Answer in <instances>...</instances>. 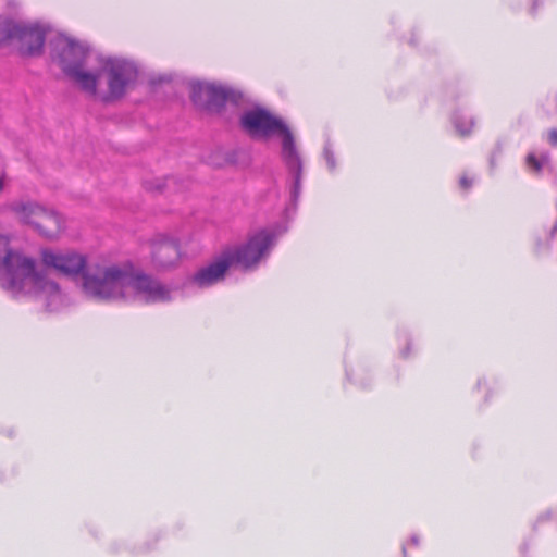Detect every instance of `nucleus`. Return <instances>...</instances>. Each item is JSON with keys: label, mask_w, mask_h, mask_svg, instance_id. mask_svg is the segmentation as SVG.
Segmentation results:
<instances>
[{"label": "nucleus", "mask_w": 557, "mask_h": 557, "mask_svg": "<svg viewBox=\"0 0 557 557\" xmlns=\"http://www.w3.org/2000/svg\"><path fill=\"white\" fill-rule=\"evenodd\" d=\"M41 260L47 268H52L65 276L72 278L81 276L84 294L97 300L123 298L128 288L139 290L138 273L116 265L97 267L92 270L87 267L86 256L74 250L44 249Z\"/></svg>", "instance_id": "obj_1"}, {"label": "nucleus", "mask_w": 557, "mask_h": 557, "mask_svg": "<svg viewBox=\"0 0 557 557\" xmlns=\"http://www.w3.org/2000/svg\"><path fill=\"white\" fill-rule=\"evenodd\" d=\"M9 244V237L0 234V273L4 277L3 287L14 295L48 294L58 297L59 285L37 272L35 261L13 251Z\"/></svg>", "instance_id": "obj_2"}, {"label": "nucleus", "mask_w": 557, "mask_h": 557, "mask_svg": "<svg viewBox=\"0 0 557 557\" xmlns=\"http://www.w3.org/2000/svg\"><path fill=\"white\" fill-rule=\"evenodd\" d=\"M240 124L251 136L269 137L275 134L281 135L283 140V158L287 166L299 174L301 161L295 146L294 136L281 117L265 109L256 108L242 115Z\"/></svg>", "instance_id": "obj_3"}, {"label": "nucleus", "mask_w": 557, "mask_h": 557, "mask_svg": "<svg viewBox=\"0 0 557 557\" xmlns=\"http://www.w3.org/2000/svg\"><path fill=\"white\" fill-rule=\"evenodd\" d=\"M1 39L14 40L22 57L36 58L44 53L47 29L38 24L8 22L0 26Z\"/></svg>", "instance_id": "obj_4"}, {"label": "nucleus", "mask_w": 557, "mask_h": 557, "mask_svg": "<svg viewBox=\"0 0 557 557\" xmlns=\"http://www.w3.org/2000/svg\"><path fill=\"white\" fill-rule=\"evenodd\" d=\"M148 259L157 271H169L178 267L183 258L181 242L177 237L158 233L147 240Z\"/></svg>", "instance_id": "obj_5"}, {"label": "nucleus", "mask_w": 557, "mask_h": 557, "mask_svg": "<svg viewBox=\"0 0 557 557\" xmlns=\"http://www.w3.org/2000/svg\"><path fill=\"white\" fill-rule=\"evenodd\" d=\"M51 58L66 76L71 71L85 67L89 46L74 38L59 35L50 41Z\"/></svg>", "instance_id": "obj_6"}, {"label": "nucleus", "mask_w": 557, "mask_h": 557, "mask_svg": "<svg viewBox=\"0 0 557 557\" xmlns=\"http://www.w3.org/2000/svg\"><path fill=\"white\" fill-rule=\"evenodd\" d=\"M101 71L108 75V94L106 102L116 100L125 95L127 86L136 77L137 69L132 62L119 58L101 59Z\"/></svg>", "instance_id": "obj_7"}, {"label": "nucleus", "mask_w": 557, "mask_h": 557, "mask_svg": "<svg viewBox=\"0 0 557 557\" xmlns=\"http://www.w3.org/2000/svg\"><path fill=\"white\" fill-rule=\"evenodd\" d=\"M272 245V236L267 231H259L238 247L225 249L224 252L231 263L239 264L244 269L256 267L265 256Z\"/></svg>", "instance_id": "obj_8"}, {"label": "nucleus", "mask_w": 557, "mask_h": 557, "mask_svg": "<svg viewBox=\"0 0 557 557\" xmlns=\"http://www.w3.org/2000/svg\"><path fill=\"white\" fill-rule=\"evenodd\" d=\"M231 263L224 251L212 261L199 268L190 281L198 287H209L224 280Z\"/></svg>", "instance_id": "obj_9"}, {"label": "nucleus", "mask_w": 557, "mask_h": 557, "mask_svg": "<svg viewBox=\"0 0 557 557\" xmlns=\"http://www.w3.org/2000/svg\"><path fill=\"white\" fill-rule=\"evenodd\" d=\"M231 96V91L222 86L210 83H193L190 98L196 106L212 108L223 104Z\"/></svg>", "instance_id": "obj_10"}, {"label": "nucleus", "mask_w": 557, "mask_h": 557, "mask_svg": "<svg viewBox=\"0 0 557 557\" xmlns=\"http://www.w3.org/2000/svg\"><path fill=\"white\" fill-rule=\"evenodd\" d=\"M4 209L13 213L22 224L32 225L34 228L44 207L32 200H14L4 206Z\"/></svg>", "instance_id": "obj_11"}, {"label": "nucleus", "mask_w": 557, "mask_h": 557, "mask_svg": "<svg viewBox=\"0 0 557 557\" xmlns=\"http://www.w3.org/2000/svg\"><path fill=\"white\" fill-rule=\"evenodd\" d=\"M170 299V289L159 281L141 274V302L154 304Z\"/></svg>", "instance_id": "obj_12"}, {"label": "nucleus", "mask_w": 557, "mask_h": 557, "mask_svg": "<svg viewBox=\"0 0 557 557\" xmlns=\"http://www.w3.org/2000/svg\"><path fill=\"white\" fill-rule=\"evenodd\" d=\"M63 227L64 225L60 214L52 209L44 207V212L39 215L35 230L47 238H54Z\"/></svg>", "instance_id": "obj_13"}, {"label": "nucleus", "mask_w": 557, "mask_h": 557, "mask_svg": "<svg viewBox=\"0 0 557 557\" xmlns=\"http://www.w3.org/2000/svg\"><path fill=\"white\" fill-rule=\"evenodd\" d=\"M66 77L74 82L84 92L88 94L89 96L97 95V86L100 73H91L85 71V67H78L75 71H71Z\"/></svg>", "instance_id": "obj_14"}, {"label": "nucleus", "mask_w": 557, "mask_h": 557, "mask_svg": "<svg viewBox=\"0 0 557 557\" xmlns=\"http://www.w3.org/2000/svg\"><path fill=\"white\" fill-rule=\"evenodd\" d=\"M525 163L528 169L534 173H540L542 171V161L533 153H529L527 156Z\"/></svg>", "instance_id": "obj_15"}, {"label": "nucleus", "mask_w": 557, "mask_h": 557, "mask_svg": "<svg viewBox=\"0 0 557 557\" xmlns=\"http://www.w3.org/2000/svg\"><path fill=\"white\" fill-rule=\"evenodd\" d=\"M472 178L467 175H462L459 180V184L463 189H469L472 186Z\"/></svg>", "instance_id": "obj_16"}, {"label": "nucleus", "mask_w": 557, "mask_h": 557, "mask_svg": "<svg viewBox=\"0 0 557 557\" xmlns=\"http://www.w3.org/2000/svg\"><path fill=\"white\" fill-rule=\"evenodd\" d=\"M548 141L553 146H557V128H553L548 132Z\"/></svg>", "instance_id": "obj_17"}, {"label": "nucleus", "mask_w": 557, "mask_h": 557, "mask_svg": "<svg viewBox=\"0 0 557 557\" xmlns=\"http://www.w3.org/2000/svg\"><path fill=\"white\" fill-rule=\"evenodd\" d=\"M4 178H5V173L3 172L0 175V193L3 191V189H4Z\"/></svg>", "instance_id": "obj_18"}, {"label": "nucleus", "mask_w": 557, "mask_h": 557, "mask_svg": "<svg viewBox=\"0 0 557 557\" xmlns=\"http://www.w3.org/2000/svg\"><path fill=\"white\" fill-rule=\"evenodd\" d=\"M147 188L150 189V190H157V191H162L164 189L163 186H157L156 188L152 187V186H148Z\"/></svg>", "instance_id": "obj_19"}, {"label": "nucleus", "mask_w": 557, "mask_h": 557, "mask_svg": "<svg viewBox=\"0 0 557 557\" xmlns=\"http://www.w3.org/2000/svg\"><path fill=\"white\" fill-rule=\"evenodd\" d=\"M471 132V127L468 128V129H459V133L462 135V136H466V135H469Z\"/></svg>", "instance_id": "obj_20"}]
</instances>
